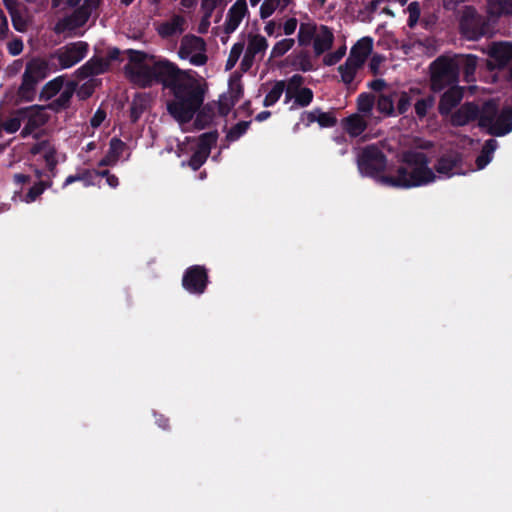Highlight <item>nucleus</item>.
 <instances>
[{
	"label": "nucleus",
	"mask_w": 512,
	"mask_h": 512,
	"mask_svg": "<svg viewBox=\"0 0 512 512\" xmlns=\"http://www.w3.org/2000/svg\"><path fill=\"white\" fill-rule=\"evenodd\" d=\"M127 55L126 76L142 87L158 82L169 88L174 96L167 103L169 114L181 126L188 124L204 102L206 85L168 60H157L153 55L136 50H128Z\"/></svg>",
	"instance_id": "obj_1"
},
{
	"label": "nucleus",
	"mask_w": 512,
	"mask_h": 512,
	"mask_svg": "<svg viewBox=\"0 0 512 512\" xmlns=\"http://www.w3.org/2000/svg\"><path fill=\"white\" fill-rule=\"evenodd\" d=\"M401 165L395 175H382L379 181L387 186L411 188L429 184L437 179L429 167L426 155L417 151H405L399 156Z\"/></svg>",
	"instance_id": "obj_2"
},
{
	"label": "nucleus",
	"mask_w": 512,
	"mask_h": 512,
	"mask_svg": "<svg viewBox=\"0 0 512 512\" xmlns=\"http://www.w3.org/2000/svg\"><path fill=\"white\" fill-rule=\"evenodd\" d=\"M478 124L491 135L503 136L512 131V110L504 108L498 112L497 103L487 101L480 109Z\"/></svg>",
	"instance_id": "obj_3"
},
{
	"label": "nucleus",
	"mask_w": 512,
	"mask_h": 512,
	"mask_svg": "<svg viewBox=\"0 0 512 512\" xmlns=\"http://www.w3.org/2000/svg\"><path fill=\"white\" fill-rule=\"evenodd\" d=\"M49 72V63L42 58H33L27 64L22 76V83L18 89L17 97L21 101H31L35 94L37 84Z\"/></svg>",
	"instance_id": "obj_4"
},
{
	"label": "nucleus",
	"mask_w": 512,
	"mask_h": 512,
	"mask_svg": "<svg viewBox=\"0 0 512 512\" xmlns=\"http://www.w3.org/2000/svg\"><path fill=\"white\" fill-rule=\"evenodd\" d=\"M431 88L441 91L446 87L456 85L459 74V63L456 59L439 57L431 64Z\"/></svg>",
	"instance_id": "obj_5"
},
{
	"label": "nucleus",
	"mask_w": 512,
	"mask_h": 512,
	"mask_svg": "<svg viewBox=\"0 0 512 512\" xmlns=\"http://www.w3.org/2000/svg\"><path fill=\"white\" fill-rule=\"evenodd\" d=\"M178 56L181 59L188 60L194 66L206 64L208 57L206 55L205 41L196 35L187 34L182 37Z\"/></svg>",
	"instance_id": "obj_6"
},
{
	"label": "nucleus",
	"mask_w": 512,
	"mask_h": 512,
	"mask_svg": "<svg viewBox=\"0 0 512 512\" xmlns=\"http://www.w3.org/2000/svg\"><path fill=\"white\" fill-rule=\"evenodd\" d=\"M88 52V44L83 41L72 42L58 48L50 55V60H57L60 69L70 68L79 63Z\"/></svg>",
	"instance_id": "obj_7"
},
{
	"label": "nucleus",
	"mask_w": 512,
	"mask_h": 512,
	"mask_svg": "<svg viewBox=\"0 0 512 512\" xmlns=\"http://www.w3.org/2000/svg\"><path fill=\"white\" fill-rule=\"evenodd\" d=\"M357 164L362 174L374 176L384 170L386 158L377 147L367 146L358 153Z\"/></svg>",
	"instance_id": "obj_8"
},
{
	"label": "nucleus",
	"mask_w": 512,
	"mask_h": 512,
	"mask_svg": "<svg viewBox=\"0 0 512 512\" xmlns=\"http://www.w3.org/2000/svg\"><path fill=\"white\" fill-rule=\"evenodd\" d=\"M120 51L116 48L108 52L107 57H94L77 70V76L81 79L98 75L108 71L114 62L119 61Z\"/></svg>",
	"instance_id": "obj_9"
},
{
	"label": "nucleus",
	"mask_w": 512,
	"mask_h": 512,
	"mask_svg": "<svg viewBox=\"0 0 512 512\" xmlns=\"http://www.w3.org/2000/svg\"><path fill=\"white\" fill-rule=\"evenodd\" d=\"M268 48L267 39L260 34H249L248 43L241 61V69L243 71L249 70L255 61L263 58Z\"/></svg>",
	"instance_id": "obj_10"
},
{
	"label": "nucleus",
	"mask_w": 512,
	"mask_h": 512,
	"mask_svg": "<svg viewBox=\"0 0 512 512\" xmlns=\"http://www.w3.org/2000/svg\"><path fill=\"white\" fill-rule=\"evenodd\" d=\"M94 8L84 3L80 8L76 9L70 16L59 20L54 31L57 34H71L76 29L82 27L89 19L91 11Z\"/></svg>",
	"instance_id": "obj_11"
},
{
	"label": "nucleus",
	"mask_w": 512,
	"mask_h": 512,
	"mask_svg": "<svg viewBox=\"0 0 512 512\" xmlns=\"http://www.w3.org/2000/svg\"><path fill=\"white\" fill-rule=\"evenodd\" d=\"M217 138L218 133L216 131L202 134L199 137L197 148L187 162V165L194 171L198 170L206 162L210 155L211 148L215 145Z\"/></svg>",
	"instance_id": "obj_12"
},
{
	"label": "nucleus",
	"mask_w": 512,
	"mask_h": 512,
	"mask_svg": "<svg viewBox=\"0 0 512 512\" xmlns=\"http://www.w3.org/2000/svg\"><path fill=\"white\" fill-rule=\"evenodd\" d=\"M462 34L469 40H476L484 34L483 21L476 11L466 7L460 22Z\"/></svg>",
	"instance_id": "obj_13"
},
{
	"label": "nucleus",
	"mask_w": 512,
	"mask_h": 512,
	"mask_svg": "<svg viewBox=\"0 0 512 512\" xmlns=\"http://www.w3.org/2000/svg\"><path fill=\"white\" fill-rule=\"evenodd\" d=\"M19 115L23 117L25 126L22 129V136L32 134L37 128L44 125L48 119L43 107L31 106L19 110Z\"/></svg>",
	"instance_id": "obj_14"
},
{
	"label": "nucleus",
	"mask_w": 512,
	"mask_h": 512,
	"mask_svg": "<svg viewBox=\"0 0 512 512\" xmlns=\"http://www.w3.org/2000/svg\"><path fill=\"white\" fill-rule=\"evenodd\" d=\"M248 15L249 10L246 0H236L227 11L223 24L224 33L229 35L235 32Z\"/></svg>",
	"instance_id": "obj_15"
},
{
	"label": "nucleus",
	"mask_w": 512,
	"mask_h": 512,
	"mask_svg": "<svg viewBox=\"0 0 512 512\" xmlns=\"http://www.w3.org/2000/svg\"><path fill=\"white\" fill-rule=\"evenodd\" d=\"M207 283V273L202 266L189 268L183 276V287L191 293L201 294L204 292Z\"/></svg>",
	"instance_id": "obj_16"
},
{
	"label": "nucleus",
	"mask_w": 512,
	"mask_h": 512,
	"mask_svg": "<svg viewBox=\"0 0 512 512\" xmlns=\"http://www.w3.org/2000/svg\"><path fill=\"white\" fill-rule=\"evenodd\" d=\"M241 97V85L237 82L230 83L228 91L219 97L218 113L221 116H226Z\"/></svg>",
	"instance_id": "obj_17"
},
{
	"label": "nucleus",
	"mask_w": 512,
	"mask_h": 512,
	"mask_svg": "<svg viewBox=\"0 0 512 512\" xmlns=\"http://www.w3.org/2000/svg\"><path fill=\"white\" fill-rule=\"evenodd\" d=\"M461 158L457 153H447L441 156L434 168L439 177H451L458 172Z\"/></svg>",
	"instance_id": "obj_18"
},
{
	"label": "nucleus",
	"mask_w": 512,
	"mask_h": 512,
	"mask_svg": "<svg viewBox=\"0 0 512 512\" xmlns=\"http://www.w3.org/2000/svg\"><path fill=\"white\" fill-rule=\"evenodd\" d=\"M334 42V34L330 28L320 25L313 41L315 56H320L331 49Z\"/></svg>",
	"instance_id": "obj_19"
},
{
	"label": "nucleus",
	"mask_w": 512,
	"mask_h": 512,
	"mask_svg": "<svg viewBox=\"0 0 512 512\" xmlns=\"http://www.w3.org/2000/svg\"><path fill=\"white\" fill-rule=\"evenodd\" d=\"M186 20L183 16L173 15L169 20L157 27L159 35L163 38L179 35L185 30Z\"/></svg>",
	"instance_id": "obj_20"
},
{
	"label": "nucleus",
	"mask_w": 512,
	"mask_h": 512,
	"mask_svg": "<svg viewBox=\"0 0 512 512\" xmlns=\"http://www.w3.org/2000/svg\"><path fill=\"white\" fill-rule=\"evenodd\" d=\"M480 109L473 103H466L462 105L453 115L452 123L456 126H463L468 122L478 119L479 120Z\"/></svg>",
	"instance_id": "obj_21"
},
{
	"label": "nucleus",
	"mask_w": 512,
	"mask_h": 512,
	"mask_svg": "<svg viewBox=\"0 0 512 512\" xmlns=\"http://www.w3.org/2000/svg\"><path fill=\"white\" fill-rule=\"evenodd\" d=\"M373 49V40L370 37L361 38L350 51L348 58L363 66L367 57L371 54Z\"/></svg>",
	"instance_id": "obj_22"
},
{
	"label": "nucleus",
	"mask_w": 512,
	"mask_h": 512,
	"mask_svg": "<svg viewBox=\"0 0 512 512\" xmlns=\"http://www.w3.org/2000/svg\"><path fill=\"white\" fill-rule=\"evenodd\" d=\"M498 67L512 64V43H496L489 52Z\"/></svg>",
	"instance_id": "obj_23"
},
{
	"label": "nucleus",
	"mask_w": 512,
	"mask_h": 512,
	"mask_svg": "<svg viewBox=\"0 0 512 512\" xmlns=\"http://www.w3.org/2000/svg\"><path fill=\"white\" fill-rule=\"evenodd\" d=\"M462 90L457 86H450L439 103V111L441 114H448L462 99Z\"/></svg>",
	"instance_id": "obj_24"
},
{
	"label": "nucleus",
	"mask_w": 512,
	"mask_h": 512,
	"mask_svg": "<svg viewBox=\"0 0 512 512\" xmlns=\"http://www.w3.org/2000/svg\"><path fill=\"white\" fill-rule=\"evenodd\" d=\"M367 119L360 114L354 113L343 121L345 131L352 137L362 134L367 128Z\"/></svg>",
	"instance_id": "obj_25"
},
{
	"label": "nucleus",
	"mask_w": 512,
	"mask_h": 512,
	"mask_svg": "<svg viewBox=\"0 0 512 512\" xmlns=\"http://www.w3.org/2000/svg\"><path fill=\"white\" fill-rule=\"evenodd\" d=\"M31 153L40 155L46 162L47 167L52 170L57 164L56 151L48 142L35 144L31 148Z\"/></svg>",
	"instance_id": "obj_26"
},
{
	"label": "nucleus",
	"mask_w": 512,
	"mask_h": 512,
	"mask_svg": "<svg viewBox=\"0 0 512 512\" xmlns=\"http://www.w3.org/2000/svg\"><path fill=\"white\" fill-rule=\"evenodd\" d=\"M196 115V118L194 120L193 126L200 130L208 126L210 123H212L215 113H214V106L210 103L206 105H201L199 109L195 112L194 116Z\"/></svg>",
	"instance_id": "obj_27"
},
{
	"label": "nucleus",
	"mask_w": 512,
	"mask_h": 512,
	"mask_svg": "<svg viewBox=\"0 0 512 512\" xmlns=\"http://www.w3.org/2000/svg\"><path fill=\"white\" fill-rule=\"evenodd\" d=\"M395 96H397L396 92H391L389 94L382 93L379 94L378 97H375V104L377 111L384 116H392L394 114V101Z\"/></svg>",
	"instance_id": "obj_28"
},
{
	"label": "nucleus",
	"mask_w": 512,
	"mask_h": 512,
	"mask_svg": "<svg viewBox=\"0 0 512 512\" xmlns=\"http://www.w3.org/2000/svg\"><path fill=\"white\" fill-rule=\"evenodd\" d=\"M319 26L312 22H302L299 27L297 40L300 46H307L313 43Z\"/></svg>",
	"instance_id": "obj_29"
},
{
	"label": "nucleus",
	"mask_w": 512,
	"mask_h": 512,
	"mask_svg": "<svg viewBox=\"0 0 512 512\" xmlns=\"http://www.w3.org/2000/svg\"><path fill=\"white\" fill-rule=\"evenodd\" d=\"M125 144L117 138L110 141V148L107 155L100 161L101 166L114 165L124 150Z\"/></svg>",
	"instance_id": "obj_30"
},
{
	"label": "nucleus",
	"mask_w": 512,
	"mask_h": 512,
	"mask_svg": "<svg viewBox=\"0 0 512 512\" xmlns=\"http://www.w3.org/2000/svg\"><path fill=\"white\" fill-rule=\"evenodd\" d=\"M375 105V96L363 93L359 95L357 99V114L365 117L366 119H371L373 116V107Z\"/></svg>",
	"instance_id": "obj_31"
},
{
	"label": "nucleus",
	"mask_w": 512,
	"mask_h": 512,
	"mask_svg": "<svg viewBox=\"0 0 512 512\" xmlns=\"http://www.w3.org/2000/svg\"><path fill=\"white\" fill-rule=\"evenodd\" d=\"M76 89V84L74 82L67 83L60 91V95L56 98L52 103L51 107L55 109L66 108L72 98Z\"/></svg>",
	"instance_id": "obj_32"
},
{
	"label": "nucleus",
	"mask_w": 512,
	"mask_h": 512,
	"mask_svg": "<svg viewBox=\"0 0 512 512\" xmlns=\"http://www.w3.org/2000/svg\"><path fill=\"white\" fill-rule=\"evenodd\" d=\"M488 12L492 16H502L512 13V0H488Z\"/></svg>",
	"instance_id": "obj_33"
},
{
	"label": "nucleus",
	"mask_w": 512,
	"mask_h": 512,
	"mask_svg": "<svg viewBox=\"0 0 512 512\" xmlns=\"http://www.w3.org/2000/svg\"><path fill=\"white\" fill-rule=\"evenodd\" d=\"M360 67H362V65L356 63L350 58H347L346 62L338 67L342 81L347 85L350 84L354 80Z\"/></svg>",
	"instance_id": "obj_34"
},
{
	"label": "nucleus",
	"mask_w": 512,
	"mask_h": 512,
	"mask_svg": "<svg viewBox=\"0 0 512 512\" xmlns=\"http://www.w3.org/2000/svg\"><path fill=\"white\" fill-rule=\"evenodd\" d=\"M288 4L284 0H264L260 6L259 15L261 19L270 17L277 9L284 10Z\"/></svg>",
	"instance_id": "obj_35"
},
{
	"label": "nucleus",
	"mask_w": 512,
	"mask_h": 512,
	"mask_svg": "<svg viewBox=\"0 0 512 512\" xmlns=\"http://www.w3.org/2000/svg\"><path fill=\"white\" fill-rule=\"evenodd\" d=\"M454 59L459 63V66H463L465 78L467 81H470L477 66V58L473 55H466L455 56Z\"/></svg>",
	"instance_id": "obj_36"
},
{
	"label": "nucleus",
	"mask_w": 512,
	"mask_h": 512,
	"mask_svg": "<svg viewBox=\"0 0 512 512\" xmlns=\"http://www.w3.org/2000/svg\"><path fill=\"white\" fill-rule=\"evenodd\" d=\"M303 82L304 78L299 74L293 75L288 79L287 83L285 82L286 102L291 100L293 96L302 89Z\"/></svg>",
	"instance_id": "obj_37"
},
{
	"label": "nucleus",
	"mask_w": 512,
	"mask_h": 512,
	"mask_svg": "<svg viewBox=\"0 0 512 512\" xmlns=\"http://www.w3.org/2000/svg\"><path fill=\"white\" fill-rule=\"evenodd\" d=\"M285 90V81H277L274 83L270 91L267 93L264 99V106H272L274 105L281 97Z\"/></svg>",
	"instance_id": "obj_38"
},
{
	"label": "nucleus",
	"mask_w": 512,
	"mask_h": 512,
	"mask_svg": "<svg viewBox=\"0 0 512 512\" xmlns=\"http://www.w3.org/2000/svg\"><path fill=\"white\" fill-rule=\"evenodd\" d=\"M63 87H64V77L63 76L56 77L55 79H53V80L49 81L47 84H45V86L43 87V90H42V95L45 98L50 99V98L54 97L57 93H59Z\"/></svg>",
	"instance_id": "obj_39"
},
{
	"label": "nucleus",
	"mask_w": 512,
	"mask_h": 512,
	"mask_svg": "<svg viewBox=\"0 0 512 512\" xmlns=\"http://www.w3.org/2000/svg\"><path fill=\"white\" fill-rule=\"evenodd\" d=\"M416 90H410L409 92L403 91L397 93V110L399 114H404L412 104L414 94H417Z\"/></svg>",
	"instance_id": "obj_40"
},
{
	"label": "nucleus",
	"mask_w": 512,
	"mask_h": 512,
	"mask_svg": "<svg viewBox=\"0 0 512 512\" xmlns=\"http://www.w3.org/2000/svg\"><path fill=\"white\" fill-rule=\"evenodd\" d=\"M295 41L292 38H285L278 41L271 49V58H279L286 54L294 46Z\"/></svg>",
	"instance_id": "obj_41"
},
{
	"label": "nucleus",
	"mask_w": 512,
	"mask_h": 512,
	"mask_svg": "<svg viewBox=\"0 0 512 512\" xmlns=\"http://www.w3.org/2000/svg\"><path fill=\"white\" fill-rule=\"evenodd\" d=\"M434 102L435 99L432 96H427L425 98L417 100L414 105L416 115L419 118H424L427 115L428 111L433 107Z\"/></svg>",
	"instance_id": "obj_42"
},
{
	"label": "nucleus",
	"mask_w": 512,
	"mask_h": 512,
	"mask_svg": "<svg viewBox=\"0 0 512 512\" xmlns=\"http://www.w3.org/2000/svg\"><path fill=\"white\" fill-rule=\"evenodd\" d=\"M23 117L19 115V110L16 111L8 120L1 124L2 130L7 133H14L19 130Z\"/></svg>",
	"instance_id": "obj_43"
},
{
	"label": "nucleus",
	"mask_w": 512,
	"mask_h": 512,
	"mask_svg": "<svg viewBox=\"0 0 512 512\" xmlns=\"http://www.w3.org/2000/svg\"><path fill=\"white\" fill-rule=\"evenodd\" d=\"M250 122L248 121H241L234 125L229 132L227 133L226 138L229 141H235L239 139L248 129Z\"/></svg>",
	"instance_id": "obj_44"
},
{
	"label": "nucleus",
	"mask_w": 512,
	"mask_h": 512,
	"mask_svg": "<svg viewBox=\"0 0 512 512\" xmlns=\"http://www.w3.org/2000/svg\"><path fill=\"white\" fill-rule=\"evenodd\" d=\"M293 98L295 99V103L301 107L308 106L313 99V92L309 88H302L298 91Z\"/></svg>",
	"instance_id": "obj_45"
},
{
	"label": "nucleus",
	"mask_w": 512,
	"mask_h": 512,
	"mask_svg": "<svg viewBox=\"0 0 512 512\" xmlns=\"http://www.w3.org/2000/svg\"><path fill=\"white\" fill-rule=\"evenodd\" d=\"M345 53H346V47L341 46L336 51L325 55L323 58V63L327 66H332V65L336 64L337 62H339L344 57Z\"/></svg>",
	"instance_id": "obj_46"
},
{
	"label": "nucleus",
	"mask_w": 512,
	"mask_h": 512,
	"mask_svg": "<svg viewBox=\"0 0 512 512\" xmlns=\"http://www.w3.org/2000/svg\"><path fill=\"white\" fill-rule=\"evenodd\" d=\"M45 188L46 185L44 182H39L35 184L29 189L28 193L25 195L24 201L26 203H31L35 201L44 192Z\"/></svg>",
	"instance_id": "obj_47"
},
{
	"label": "nucleus",
	"mask_w": 512,
	"mask_h": 512,
	"mask_svg": "<svg viewBox=\"0 0 512 512\" xmlns=\"http://www.w3.org/2000/svg\"><path fill=\"white\" fill-rule=\"evenodd\" d=\"M407 12L409 14V18H408V25L409 27H414L418 20H419V17H420V5L418 2L414 1V2H411L409 5H408V8H407Z\"/></svg>",
	"instance_id": "obj_48"
},
{
	"label": "nucleus",
	"mask_w": 512,
	"mask_h": 512,
	"mask_svg": "<svg viewBox=\"0 0 512 512\" xmlns=\"http://www.w3.org/2000/svg\"><path fill=\"white\" fill-rule=\"evenodd\" d=\"M14 28L19 32H24L27 29V20L23 13V9L15 14L10 15Z\"/></svg>",
	"instance_id": "obj_49"
},
{
	"label": "nucleus",
	"mask_w": 512,
	"mask_h": 512,
	"mask_svg": "<svg viewBox=\"0 0 512 512\" xmlns=\"http://www.w3.org/2000/svg\"><path fill=\"white\" fill-rule=\"evenodd\" d=\"M317 122L321 127H331L334 126L336 123V119L327 112L319 111Z\"/></svg>",
	"instance_id": "obj_50"
},
{
	"label": "nucleus",
	"mask_w": 512,
	"mask_h": 512,
	"mask_svg": "<svg viewBox=\"0 0 512 512\" xmlns=\"http://www.w3.org/2000/svg\"><path fill=\"white\" fill-rule=\"evenodd\" d=\"M385 61V58L381 55L375 54L372 56L370 62H369V69L371 72L375 75L380 73V67Z\"/></svg>",
	"instance_id": "obj_51"
},
{
	"label": "nucleus",
	"mask_w": 512,
	"mask_h": 512,
	"mask_svg": "<svg viewBox=\"0 0 512 512\" xmlns=\"http://www.w3.org/2000/svg\"><path fill=\"white\" fill-rule=\"evenodd\" d=\"M144 108L145 107H144V104L142 103L141 98L133 100V103L131 106V115H132L133 121H136L139 118V116L143 112Z\"/></svg>",
	"instance_id": "obj_52"
},
{
	"label": "nucleus",
	"mask_w": 512,
	"mask_h": 512,
	"mask_svg": "<svg viewBox=\"0 0 512 512\" xmlns=\"http://www.w3.org/2000/svg\"><path fill=\"white\" fill-rule=\"evenodd\" d=\"M218 2L219 0H202L201 10L203 11V15L211 16Z\"/></svg>",
	"instance_id": "obj_53"
},
{
	"label": "nucleus",
	"mask_w": 512,
	"mask_h": 512,
	"mask_svg": "<svg viewBox=\"0 0 512 512\" xmlns=\"http://www.w3.org/2000/svg\"><path fill=\"white\" fill-rule=\"evenodd\" d=\"M8 51L13 56L19 55L23 51V42L20 39L10 41Z\"/></svg>",
	"instance_id": "obj_54"
},
{
	"label": "nucleus",
	"mask_w": 512,
	"mask_h": 512,
	"mask_svg": "<svg viewBox=\"0 0 512 512\" xmlns=\"http://www.w3.org/2000/svg\"><path fill=\"white\" fill-rule=\"evenodd\" d=\"M23 68V63L21 60H15L11 65H9L6 69V74L7 76L9 77H14L16 76L18 73H20V71L22 70Z\"/></svg>",
	"instance_id": "obj_55"
},
{
	"label": "nucleus",
	"mask_w": 512,
	"mask_h": 512,
	"mask_svg": "<svg viewBox=\"0 0 512 512\" xmlns=\"http://www.w3.org/2000/svg\"><path fill=\"white\" fill-rule=\"evenodd\" d=\"M319 109H315V110H312V111H307V112H304L302 114V121L306 124V125H310L314 122H317V118H318V114H319Z\"/></svg>",
	"instance_id": "obj_56"
},
{
	"label": "nucleus",
	"mask_w": 512,
	"mask_h": 512,
	"mask_svg": "<svg viewBox=\"0 0 512 512\" xmlns=\"http://www.w3.org/2000/svg\"><path fill=\"white\" fill-rule=\"evenodd\" d=\"M4 6L10 15L15 14L23 9L17 0H4Z\"/></svg>",
	"instance_id": "obj_57"
},
{
	"label": "nucleus",
	"mask_w": 512,
	"mask_h": 512,
	"mask_svg": "<svg viewBox=\"0 0 512 512\" xmlns=\"http://www.w3.org/2000/svg\"><path fill=\"white\" fill-rule=\"evenodd\" d=\"M298 21L296 18H289L283 24V31L285 35H292L297 28Z\"/></svg>",
	"instance_id": "obj_58"
},
{
	"label": "nucleus",
	"mask_w": 512,
	"mask_h": 512,
	"mask_svg": "<svg viewBox=\"0 0 512 512\" xmlns=\"http://www.w3.org/2000/svg\"><path fill=\"white\" fill-rule=\"evenodd\" d=\"M243 50H244L243 42L235 43L231 48L229 57L238 61L241 54L243 53Z\"/></svg>",
	"instance_id": "obj_59"
},
{
	"label": "nucleus",
	"mask_w": 512,
	"mask_h": 512,
	"mask_svg": "<svg viewBox=\"0 0 512 512\" xmlns=\"http://www.w3.org/2000/svg\"><path fill=\"white\" fill-rule=\"evenodd\" d=\"M106 117V113L103 110H97L94 116L91 118V126L97 128L101 125Z\"/></svg>",
	"instance_id": "obj_60"
},
{
	"label": "nucleus",
	"mask_w": 512,
	"mask_h": 512,
	"mask_svg": "<svg viewBox=\"0 0 512 512\" xmlns=\"http://www.w3.org/2000/svg\"><path fill=\"white\" fill-rule=\"evenodd\" d=\"M491 160V155L481 151V154L476 159V164L479 169L484 168Z\"/></svg>",
	"instance_id": "obj_61"
},
{
	"label": "nucleus",
	"mask_w": 512,
	"mask_h": 512,
	"mask_svg": "<svg viewBox=\"0 0 512 512\" xmlns=\"http://www.w3.org/2000/svg\"><path fill=\"white\" fill-rule=\"evenodd\" d=\"M92 94V86L88 84H84L80 87V89L77 92V95L80 99H86L90 97Z\"/></svg>",
	"instance_id": "obj_62"
},
{
	"label": "nucleus",
	"mask_w": 512,
	"mask_h": 512,
	"mask_svg": "<svg viewBox=\"0 0 512 512\" xmlns=\"http://www.w3.org/2000/svg\"><path fill=\"white\" fill-rule=\"evenodd\" d=\"M496 148H497L496 140L489 139L485 142V144L482 148V151L485 152L486 154L491 155L495 151Z\"/></svg>",
	"instance_id": "obj_63"
},
{
	"label": "nucleus",
	"mask_w": 512,
	"mask_h": 512,
	"mask_svg": "<svg viewBox=\"0 0 512 512\" xmlns=\"http://www.w3.org/2000/svg\"><path fill=\"white\" fill-rule=\"evenodd\" d=\"M210 17L211 16L203 15V17L199 23V26H198L199 33L204 34L208 31V28L210 26Z\"/></svg>",
	"instance_id": "obj_64"
}]
</instances>
